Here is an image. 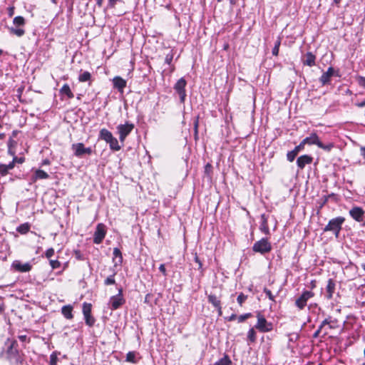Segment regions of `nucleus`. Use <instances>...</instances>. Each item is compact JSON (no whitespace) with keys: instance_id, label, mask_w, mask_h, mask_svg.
Masks as SVG:
<instances>
[{"instance_id":"79ce46f5","label":"nucleus","mask_w":365,"mask_h":365,"mask_svg":"<svg viewBox=\"0 0 365 365\" xmlns=\"http://www.w3.org/2000/svg\"><path fill=\"white\" fill-rule=\"evenodd\" d=\"M251 313H246L245 314H242L240 317H237V320L239 323L243 322L245 320L250 318L252 317Z\"/></svg>"},{"instance_id":"774afa93","label":"nucleus","mask_w":365,"mask_h":365,"mask_svg":"<svg viewBox=\"0 0 365 365\" xmlns=\"http://www.w3.org/2000/svg\"><path fill=\"white\" fill-rule=\"evenodd\" d=\"M362 225L365 227V221L363 222Z\"/></svg>"},{"instance_id":"2eb2a0df","label":"nucleus","mask_w":365,"mask_h":365,"mask_svg":"<svg viewBox=\"0 0 365 365\" xmlns=\"http://www.w3.org/2000/svg\"><path fill=\"white\" fill-rule=\"evenodd\" d=\"M334 73V70L332 67H329L327 71L324 72L319 78L320 83L324 86L330 83L331 78Z\"/></svg>"},{"instance_id":"cd10ccee","label":"nucleus","mask_w":365,"mask_h":365,"mask_svg":"<svg viewBox=\"0 0 365 365\" xmlns=\"http://www.w3.org/2000/svg\"><path fill=\"white\" fill-rule=\"evenodd\" d=\"M208 302L212 304L214 307H217L221 305L220 299L216 297L215 294H209L207 296Z\"/></svg>"},{"instance_id":"c85d7f7f","label":"nucleus","mask_w":365,"mask_h":365,"mask_svg":"<svg viewBox=\"0 0 365 365\" xmlns=\"http://www.w3.org/2000/svg\"><path fill=\"white\" fill-rule=\"evenodd\" d=\"M110 148L114 151H118L121 149L118 140L113 137L108 143Z\"/></svg>"},{"instance_id":"f8f14e48","label":"nucleus","mask_w":365,"mask_h":365,"mask_svg":"<svg viewBox=\"0 0 365 365\" xmlns=\"http://www.w3.org/2000/svg\"><path fill=\"white\" fill-rule=\"evenodd\" d=\"M364 210L360 207H354L349 210L350 216L357 222H362Z\"/></svg>"},{"instance_id":"c03bdc74","label":"nucleus","mask_w":365,"mask_h":365,"mask_svg":"<svg viewBox=\"0 0 365 365\" xmlns=\"http://www.w3.org/2000/svg\"><path fill=\"white\" fill-rule=\"evenodd\" d=\"M247 297L243 293H240L237 297V302L240 306L242 305V304L245 302V301L247 299Z\"/></svg>"},{"instance_id":"1a4fd4ad","label":"nucleus","mask_w":365,"mask_h":365,"mask_svg":"<svg viewBox=\"0 0 365 365\" xmlns=\"http://www.w3.org/2000/svg\"><path fill=\"white\" fill-rule=\"evenodd\" d=\"M73 154L76 157H82L83 155H91L92 149L91 148H86L82 143H74L71 147Z\"/></svg>"},{"instance_id":"473e14b6","label":"nucleus","mask_w":365,"mask_h":365,"mask_svg":"<svg viewBox=\"0 0 365 365\" xmlns=\"http://www.w3.org/2000/svg\"><path fill=\"white\" fill-rule=\"evenodd\" d=\"M91 74L88 71H84L81 73L78 76V81L80 82H86L91 80Z\"/></svg>"},{"instance_id":"bb28decb","label":"nucleus","mask_w":365,"mask_h":365,"mask_svg":"<svg viewBox=\"0 0 365 365\" xmlns=\"http://www.w3.org/2000/svg\"><path fill=\"white\" fill-rule=\"evenodd\" d=\"M61 93L62 95L66 96L68 98H73L74 97L73 93H72L69 86L68 84H64L61 88Z\"/></svg>"},{"instance_id":"c9c22d12","label":"nucleus","mask_w":365,"mask_h":365,"mask_svg":"<svg viewBox=\"0 0 365 365\" xmlns=\"http://www.w3.org/2000/svg\"><path fill=\"white\" fill-rule=\"evenodd\" d=\"M10 31L11 33H12L13 34L19 36V37H21L24 34H25V31L24 29H21V28H19V27H16V28H11L10 29Z\"/></svg>"},{"instance_id":"e433bc0d","label":"nucleus","mask_w":365,"mask_h":365,"mask_svg":"<svg viewBox=\"0 0 365 365\" xmlns=\"http://www.w3.org/2000/svg\"><path fill=\"white\" fill-rule=\"evenodd\" d=\"M247 339L251 342L253 343L256 341V331L254 328H251L247 333Z\"/></svg>"},{"instance_id":"f3484780","label":"nucleus","mask_w":365,"mask_h":365,"mask_svg":"<svg viewBox=\"0 0 365 365\" xmlns=\"http://www.w3.org/2000/svg\"><path fill=\"white\" fill-rule=\"evenodd\" d=\"M312 160L313 158L312 156L308 155H303L297 158V164L300 169H303L306 165L311 164Z\"/></svg>"},{"instance_id":"a18cd8bd","label":"nucleus","mask_w":365,"mask_h":365,"mask_svg":"<svg viewBox=\"0 0 365 365\" xmlns=\"http://www.w3.org/2000/svg\"><path fill=\"white\" fill-rule=\"evenodd\" d=\"M25 159L24 157H20V158H18L16 156V155H14V156H13V160L11 163H14V166L15 165V163H19V164H21L24 162Z\"/></svg>"},{"instance_id":"7c9ffc66","label":"nucleus","mask_w":365,"mask_h":365,"mask_svg":"<svg viewBox=\"0 0 365 365\" xmlns=\"http://www.w3.org/2000/svg\"><path fill=\"white\" fill-rule=\"evenodd\" d=\"M29 230L30 225L29 223L21 224L16 228V231L22 235L26 234Z\"/></svg>"},{"instance_id":"72a5a7b5","label":"nucleus","mask_w":365,"mask_h":365,"mask_svg":"<svg viewBox=\"0 0 365 365\" xmlns=\"http://www.w3.org/2000/svg\"><path fill=\"white\" fill-rule=\"evenodd\" d=\"M13 23L16 27L23 26L25 24V20L22 16H18L14 19Z\"/></svg>"},{"instance_id":"37998d69","label":"nucleus","mask_w":365,"mask_h":365,"mask_svg":"<svg viewBox=\"0 0 365 365\" xmlns=\"http://www.w3.org/2000/svg\"><path fill=\"white\" fill-rule=\"evenodd\" d=\"M57 360V354L56 352H53L50 356L49 365H56Z\"/></svg>"},{"instance_id":"ea45409f","label":"nucleus","mask_w":365,"mask_h":365,"mask_svg":"<svg viewBox=\"0 0 365 365\" xmlns=\"http://www.w3.org/2000/svg\"><path fill=\"white\" fill-rule=\"evenodd\" d=\"M83 315L86 314H91V304L88 303H83Z\"/></svg>"},{"instance_id":"393cba45","label":"nucleus","mask_w":365,"mask_h":365,"mask_svg":"<svg viewBox=\"0 0 365 365\" xmlns=\"http://www.w3.org/2000/svg\"><path fill=\"white\" fill-rule=\"evenodd\" d=\"M49 264L52 269H58V271L56 272L57 274H60L63 272V267H62V264L59 261L51 259L49 261Z\"/></svg>"},{"instance_id":"ddd939ff","label":"nucleus","mask_w":365,"mask_h":365,"mask_svg":"<svg viewBox=\"0 0 365 365\" xmlns=\"http://www.w3.org/2000/svg\"><path fill=\"white\" fill-rule=\"evenodd\" d=\"M17 135V131H14L12 133V137H11L8 140V153L14 156L16 153V145L18 144L17 141L14 139V137Z\"/></svg>"},{"instance_id":"052dcab7","label":"nucleus","mask_w":365,"mask_h":365,"mask_svg":"<svg viewBox=\"0 0 365 365\" xmlns=\"http://www.w3.org/2000/svg\"><path fill=\"white\" fill-rule=\"evenodd\" d=\"M195 262H196L197 263H198V264H199V267H202V263H201V262L200 261V259H198V257H195Z\"/></svg>"},{"instance_id":"603ef678","label":"nucleus","mask_w":365,"mask_h":365,"mask_svg":"<svg viewBox=\"0 0 365 365\" xmlns=\"http://www.w3.org/2000/svg\"><path fill=\"white\" fill-rule=\"evenodd\" d=\"M159 270L163 273L164 276L167 275L165 264H162L159 267Z\"/></svg>"},{"instance_id":"0e129e2a","label":"nucleus","mask_w":365,"mask_h":365,"mask_svg":"<svg viewBox=\"0 0 365 365\" xmlns=\"http://www.w3.org/2000/svg\"><path fill=\"white\" fill-rule=\"evenodd\" d=\"M334 1L336 4H339L340 3L341 0H334Z\"/></svg>"},{"instance_id":"39448f33","label":"nucleus","mask_w":365,"mask_h":365,"mask_svg":"<svg viewBox=\"0 0 365 365\" xmlns=\"http://www.w3.org/2000/svg\"><path fill=\"white\" fill-rule=\"evenodd\" d=\"M119 140L123 144L126 137L132 132L134 128V124L126 122L125 124H120L117 126Z\"/></svg>"},{"instance_id":"8fccbe9b","label":"nucleus","mask_w":365,"mask_h":365,"mask_svg":"<svg viewBox=\"0 0 365 365\" xmlns=\"http://www.w3.org/2000/svg\"><path fill=\"white\" fill-rule=\"evenodd\" d=\"M359 84L360 86L365 88V77H359Z\"/></svg>"},{"instance_id":"4d7b16f0","label":"nucleus","mask_w":365,"mask_h":365,"mask_svg":"<svg viewBox=\"0 0 365 365\" xmlns=\"http://www.w3.org/2000/svg\"><path fill=\"white\" fill-rule=\"evenodd\" d=\"M361 155L365 159V147H361L360 149Z\"/></svg>"},{"instance_id":"338daca9","label":"nucleus","mask_w":365,"mask_h":365,"mask_svg":"<svg viewBox=\"0 0 365 365\" xmlns=\"http://www.w3.org/2000/svg\"><path fill=\"white\" fill-rule=\"evenodd\" d=\"M228 47H229V45H228V44H226V45H225L224 48H225V49H227Z\"/></svg>"},{"instance_id":"aec40b11","label":"nucleus","mask_w":365,"mask_h":365,"mask_svg":"<svg viewBox=\"0 0 365 365\" xmlns=\"http://www.w3.org/2000/svg\"><path fill=\"white\" fill-rule=\"evenodd\" d=\"M304 148V146L300 143L299 145L296 146L293 150L287 153V160L289 162H292L294 160V158H296V156L297 155V154L299 153V152L301 151L302 150H303Z\"/></svg>"},{"instance_id":"6ab92c4d","label":"nucleus","mask_w":365,"mask_h":365,"mask_svg":"<svg viewBox=\"0 0 365 365\" xmlns=\"http://www.w3.org/2000/svg\"><path fill=\"white\" fill-rule=\"evenodd\" d=\"M113 262L114 263V267L119 266L123 262V256L120 250L118 247H115L113 249Z\"/></svg>"},{"instance_id":"58836bf2","label":"nucleus","mask_w":365,"mask_h":365,"mask_svg":"<svg viewBox=\"0 0 365 365\" xmlns=\"http://www.w3.org/2000/svg\"><path fill=\"white\" fill-rule=\"evenodd\" d=\"M84 318H85V321H86V324L89 326V327H92L93 326L96 320L95 319L92 317L91 314H86L84 315Z\"/></svg>"},{"instance_id":"13d9d810","label":"nucleus","mask_w":365,"mask_h":365,"mask_svg":"<svg viewBox=\"0 0 365 365\" xmlns=\"http://www.w3.org/2000/svg\"><path fill=\"white\" fill-rule=\"evenodd\" d=\"M103 0H96V5L98 7H101L103 5Z\"/></svg>"},{"instance_id":"7ed1b4c3","label":"nucleus","mask_w":365,"mask_h":365,"mask_svg":"<svg viewBox=\"0 0 365 365\" xmlns=\"http://www.w3.org/2000/svg\"><path fill=\"white\" fill-rule=\"evenodd\" d=\"M272 249V245L267 238H262L260 240L257 241L252 246V250L261 255L269 253Z\"/></svg>"},{"instance_id":"de8ad7c7","label":"nucleus","mask_w":365,"mask_h":365,"mask_svg":"<svg viewBox=\"0 0 365 365\" xmlns=\"http://www.w3.org/2000/svg\"><path fill=\"white\" fill-rule=\"evenodd\" d=\"M264 292L270 300L274 301V296L272 294V292L269 289L264 288Z\"/></svg>"},{"instance_id":"680f3d73","label":"nucleus","mask_w":365,"mask_h":365,"mask_svg":"<svg viewBox=\"0 0 365 365\" xmlns=\"http://www.w3.org/2000/svg\"><path fill=\"white\" fill-rule=\"evenodd\" d=\"M197 126H198V120H196L195 121V133H197Z\"/></svg>"},{"instance_id":"e2e57ef3","label":"nucleus","mask_w":365,"mask_h":365,"mask_svg":"<svg viewBox=\"0 0 365 365\" xmlns=\"http://www.w3.org/2000/svg\"><path fill=\"white\" fill-rule=\"evenodd\" d=\"M360 107H363L365 106V101H363L362 103H361L359 105Z\"/></svg>"},{"instance_id":"5701e85b","label":"nucleus","mask_w":365,"mask_h":365,"mask_svg":"<svg viewBox=\"0 0 365 365\" xmlns=\"http://www.w3.org/2000/svg\"><path fill=\"white\" fill-rule=\"evenodd\" d=\"M73 311V307L71 305H66L63 306L61 309L62 314L64 316L65 318L67 319H71L73 317V315L72 314Z\"/></svg>"},{"instance_id":"423d86ee","label":"nucleus","mask_w":365,"mask_h":365,"mask_svg":"<svg viewBox=\"0 0 365 365\" xmlns=\"http://www.w3.org/2000/svg\"><path fill=\"white\" fill-rule=\"evenodd\" d=\"M187 81L184 78H180L174 86V89L179 96L180 101L181 103H184L186 98L185 86Z\"/></svg>"},{"instance_id":"3c124183","label":"nucleus","mask_w":365,"mask_h":365,"mask_svg":"<svg viewBox=\"0 0 365 365\" xmlns=\"http://www.w3.org/2000/svg\"><path fill=\"white\" fill-rule=\"evenodd\" d=\"M18 338L22 342H26L28 340V337L26 334L19 335Z\"/></svg>"},{"instance_id":"9d476101","label":"nucleus","mask_w":365,"mask_h":365,"mask_svg":"<svg viewBox=\"0 0 365 365\" xmlns=\"http://www.w3.org/2000/svg\"><path fill=\"white\" fill-rule=\"evenodd\" d=\"M105 225L103 224H98L96 227V230L93 235V242L95 244H100L106 236Z\"/></svg>"},{"instance_id":"f704fd0d","label":"nucleus","mask_w":365,"mask_h":365,"mask_svg":"<svg viewBox=\"0 0 365 365\" xmlns=\"http://www.w3.org/2000/svg\"><path fill=\"white\" fill-rule=\"evenodd\" d=\"M116 274V272L115 271L113 272V274H110V276H108L104 281V284L105 285H111V284H115V275Z\"/></svg>"},{"instance_id":"c756f323","label":"nucleus","mask_w":365,"mask_h":365,"mask_svg":"<svg viewBox=\"0 0 365 365\" xmlns=\"http://www.w3.org/2000/svg\"><path fill=\"white\" fill-rule=\"evenodd\" d=\"M46 178V173L41 170H36L32 176V181L36 182L38 180Z\"/></svg>"},{"instance_id":"09e8293b","label":"nucleus","mask_w":365,"mask_h":365,"mask_svg":"<svg viewBox=\"0 0 365 365\" xmlns=\"http://www.w3.org/2000/svg\"><path fill=\"white\" fill-rule=\"evenodd\" d=\"M122 0H108V8H110V9H113V8H115V4L118 1H121Z\"/></svg>"},{"instance_id":"412c9836","label":"nucleus","mask_w":365,"mask_h":365,"mask_svg":"<svg viewBox=\"0 0 365 365\" xmlns=\"http://www.w3.org/2000/svg\"><path fill=\"white\" fill-rule=\"evenodd\" d=\"M338 321L331 317H328L323 320L320 324V328H323L325 325H328L329 329H336L337 327Z\"/></svg>"},{"instance_id":"f257e3e1","label":"nucleus","mask_w":365,"mask_h":365,"mask_svg":"<svg viewBox=\"0 0 365 365\" xmlns=\"http://www.w3.org/2000/svg\"><path fill=\"white\" fill-rule=\"evenodd\" d=\"M345 221L344 217H337L329 220L328 224L324 227L323 231L324 232H331L336 238L339 237L340 231L342 229V225Z\"/></svg>"},{"instance_id":"2f4dec72","label":"nucleus","mask_w":365,"mask_h":365,"mask_svg":"<svg viewBox=\"0 0 365 365\" xmlns=\"http://www.w3.org/2000/svg\"><path fill=\"white\" fill-rule=\"evenodd\" d=\"M215 365H232V361L227 355H225L222 359L215 362Z\"/></svg>"},{"instance_id":"f03ea898","label":"nucleus","mask_w":365,"mask_h":365,"mask_svg":"<svg viewBox=\"0 0 365 365\" xmlns=\"http://www.w3.org/2000/svg\"><path fill=\"white\" fill-rule=\"evenodd\" d=\"M301 143L304 146L306 144L317 145L319 148L330 151L334 148V144L330 143L327 145L323 144L319 139L318 135L315 133H312L309 137L305 138Z\"/></svg>"},{"instance_id":"a878e982","label":"nucleus","mask_w":365,"mask_h":365,"mask_svg":"<svg viewBox=\"0 0 365 365\" xmlns=\"http://www.w3.org/2000/svg\"><path fill=\"white\" fill-rule=\"evenodd\" d=\"M262 223L260 225V230L263 232L264 234H269V229L267 224V219L265 215H262L261 216Z\"/></svg>"},{"instance_id":"a19ab883","label":"nucleus","mask_w":365,"mask_h":365,"mask_svg":"<svg viewBox=\"0 0 365 365\" xmlns=\"http://www.w3.org/2000/svg\"><path fill=\"white\" fill-rule=\"evenodd\" d=\"M135 354L134 352L129 351L126 355V361L129 362H135Z\"/></svg>"},{"instance_id":"864d4df0","label":"nucleus","mask_w":365,"mask_h":365,"mask_svg":"<svg viewBox=\"0 0 365 365\" xmlns=\"http://www.w3.org/2000/svg\"><path fill=\"white\" fill-rule=\"evenodd\" d=\"M323 328H320V326L319 327L318 329L313 334V337L314 338H317L319 336V334L322 331Z\"/></svg>"},{"instance_id":"20e7f679","label":"nucleus","mask_w":365,"mask_h":365,"mask_svg":"<svg viewBox=\"0 0 365 365\" xmlns=\"http://www.w3.org/2000/svg\"><path fill=\"white\" fill-rule=\"evenodd\" d=\"M257 322L255 324V328L261 332H268L273 329V324L268 322L264 317L260 313H257Z\"/></svg>"},{"instance_id":"6e6552de","label":"nucleus","mask_w":365,"mask_h":365,"mask_svg":"<svg viewBox=\"0 0 365 365\" xmlns=\"http://www.w3.org/2000/svg\"><path fill=\"white\" fill-rule=\"evenodd\" d=\"M30 262H23L21 260H14L11 265V269L14 272H27L31 269Z\"/></svg>"},{"instance_id":"49530a36","label":"nucleus","mask_w":365,"mask_h":365,"mask_svg":"<svg viewBox=\"0 0 365 365\" xmlns=\"http://www.w3.org/2000/svg\"><path fill=\"white\" fill-rule=\"evenodd\" d=\"M173 59V53L170 51L165 56V61L167 64L170 65Z\"/></svg>"},{"instance_id":"69168bd1","label":"nucleus","mask_w":365,"mask_h":365,"mask_svg":"<svg viewBox=\"0 0 365 365\" xmlns=\"http://www.w3.org/2000/svg\"><path fill=\"white\" fill-rule=\"evenodd\" d=\"M361 267L365 270V262L361 264Z\"/></svg>"},{"instance_id":"dca6fc26","label":"nucleus","mask_w":365,"mask_h":365,"mask_svg":"<svg viewBox=\"0 0 365 365\" xmlns=\"http://www.w3.org/2000/svg\"><path fill=\"white\" fill-rule=\"evenodd\" d=\"M113 87L123 93L124 88L126 87V81L120 76H115L113 79Z\"/></svg>"},{"instance_id":"6e6d98bb","label":"nucleus","mask_w":365,"mask_h":365,"mask_svg":"<svg viewBox=\"0 0 365 365\" xmlns=\"http://www.w3.org/2000/svg\"><path fill=\"white\" fill-rule=\"evenodd\" d=\"M237 318V315H236V314H232V315H231V316L227 319V320H228L229 322H231V321H233V320L236 319Z\"/></svg>"},{"instance_id":"bf43d9fd","label":"nucleus","mask_w":365,"mask_h":365,"mask_svg":"<svg viewBox=\"0 0 365 365\" xmlns=\"http://www.w3.org/2000/svg\"><path fill=\"white\" fill-rule=\"evenodd\" d=\"M216 309H217V312H218L219 316H221L222 315V307H221V305H220L219 307H216Z\"/></svg>"},{"instance_id":"a211bd4d","label":"nucleus","mask_w":365,"mask_h":365,"mask_svg":"<svg viewBox=\"0 0 365 365\" xmlns=\"http://www.w3.org/2000/svg\"><path fill=\"white\" fill-rule=\"evenodd\" d=\"M336 284L332 279H329L326 287V297L331 299L333 297V294L335 291Z\"/></svg>"},{"instance_id":"9b49d317","label":"nucleus","mask_w":365,"mask_h":365,"mask_svg":"<svg viewBox=\"0 0 365 365\" xmlns=\"http://www.w3.org/2000/svg\"><path fill=\"white\" fill-rule=\"evenodd\" d=\"M124 302V300L122 297V289H119V292L117 295L113 296L110 299V304L111 306V309L113 310H115L118 309Z\"/></svg>"},{"instance_id":"4c0bfd02","label":"nucleus","mask_w":365,"mask_h":365,"mask_svg":"<svg viewBox=\"0 0 365 365\" xmlns=\"http://www.w3.org/2000/svg\"><path fill=\"white\" fill-rule=\"evenodd\" d=\"M280 44H281V38L279 37L277 38V40L275 41L274 46L272 49V54L274 56H278Z\"/></svg>"},{"instance_id":"4be33fe9","label":"nucleus","mask_w":365,"mask_h":365,"mask_svg":"<svg viewBox=\"0 0 365 365\" xmlns=\"http://www.w3.org/2000/svg\"><path fill=\"white\" fill-rule=\"evenodd\" d=\"M99 138L108 143L113 138V135L108 130L102 128L99 132Z\"/></svg>"},{"instance_id":"5fc2aeb1","label":"nucleus","mask_w":365,"mask_h":365,"mask_svg":"<svg viewBox=\"0 0 365 365\" xmlns=\"http://www.w3.org/2000/svg\"><path fill=\"white\" fill-rule=\"evenodd\" d=\"M54 253V250L53 249L47 250V258L51 257Z\"/></svg>"},{"instance_id":"0eeeda50","label":"nucleus","mask_w":365,"mask_h":365,"mask_svg":"<svg viewBox=\"0 0 365 365\" xmlns=\"http://www.w3.org/2000/svg\"><path fill=\"white\" fill-rule=\"evenodd\" d=\"M314 297V293L311 291H304L301 296L295 301V305L299 310L303 309L307 304V301Z\"/></svg>"},{"instance_id":"b1692460","label":"nucleus","mask_w":365,"mask_h":365,"mask_svg":"<svg viewBox=\"0 0 365 365\" xmlns=\"http://www.w3.org/2000/svg\"><path fill=\"white\" fill-rule=\"evenodd\" d=\"M14 168V163H9V164H0V177L5 176L9 173V171Z\"/></svg>"},{"instance_id":"4468645a","label":"nucleus","mask_w":365,"mask_h":365,"mask_svg":"<svg viewBox=\"0 0 365 365\" xmlns=\"http://www.w3.org/2000/svg\"><path fill=\"white\" fill-rule=\"evenodd\" d=\"M302 63L309 67L315 65L316 56L312 52H307L302 57Z\"/></svg>"}]
</instances>
